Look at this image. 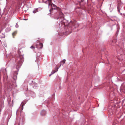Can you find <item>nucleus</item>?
I'll return each mask as SVG.
<instances>
[{
  "label": "nucleus",
  "instance_id": "obj_8",
  "mask_svg": "<svg viewBox=\"0 0 125 125\" xmlns=\"http://www.w3.org/2000/svg\"><path fill=\"white\" fill-rule=\"evenodd\" d=\"M30 48H31L32 49L34 48V47L33 46H31Z\"/></svg>",
  "mask_w": 125,
  "mask_h": 125
},
{
  "label": "nucleus",
  "instance_id": "obj_11",
  "mask_svg": "<svg viewBox=\"0 0 125 125\" xmlns=\"http://www.w3.org/2000/svg\"><path fill=\"white\" fill-rule=\"evenodd\" d=\"M14 33H12V35H13Z\"/></svg>",
  "mask_w": 125,
  "mask_h": 125
},
{
  "label": "nucleus",
  "instance_id": "obj_4",
  "mask_svg": "<svg viewBox=\"0 0 125 125\" xmlns=\"http://www.w3.org/2000/svg\"><path fill=\"white\" fill-rule=\"evenodd\" d=\"M46 113V112L45 111L43 110L41 112V115L42 116L44 115Z\"/></svg>",
  "mask_w": 125,
  "mask_h": 125
},
{
  "label": "nucleus",
  "instance_id": "obj_6",
  "mask_svg": "<svg viewBox=\"0 0 125 125\" xmlns=\"http://www.w3.org/2000/svg\"><path fill=\"white\" fill-rule=\"evenodd\" d=\"M66 60L65 59L61 61V62H63V63H64L65 62Z\"/></svg>",
  "mask_w": 125,
  "mask_h": 125
},
{
  "label": "nucleus",
  "instance_id": "obj_1",
  "mask_svg": "<svg viewBox=\"0 0 125 125\" xmlns=\"http://www.w3.org/2000/svg\"><path fill=\"white\" fill-rule=\"evenodd\" d=\"M23 62V58H22V57L21 56H19L18 57L16 61V62L17 63L16 64V68L17 69L18 68H19L22 65V63Z\"/></svg>",
  "mask_w": 125,
  "mask_h": 125
},
{
  "label": "nucleus",
  "instance_id": "obj_12",
  "mask_svg": "<svg viewBox=\"0 0 125 125\" xmlns=\"http://www.w3.org/2000/svg\"><path fill=\"white\" fill-rule=\"evenodd\" d=\"M24 20H26V19H24Z\"/></svg>",
  "mask_w": 125,
  "mask_h": 125
},
{
  "label": "nucleus",
  "instance_id": "obj_2",
  "mask_svg": "<svg viewBox=\"0 0 125 125\" xmlns=\"http://www.w3.org/2000/svg\"><path fill=\"white\" fill-rule=\"evenodd\" d=\"M36 45L37 48H42L43 46L42 44L40 43H39V46H37V44Z\"/></svg>",
  "mask_w": 125,
  "mask_h": 125
},
{
  "label": "nucleus",
  "instance_id": "obj_7",
  "mask_svg": "<svg viewBox=\"0 0 125 125\" xmlns=\"http://www.w3.org/2000/svg\"><path fill=\"white\" fill-rule=\"evenodd\" d=\"M15 27L16 28H17L19 27V25L17 24V23H16L15 25Z\"/></svg>",
  "mask_w": 125,
  "mask_h": 125
},
{
  "label": "nucleus",
  "instance_id": "obj_9",
  "mask_svg": "<svg viewBox=\"0 0 125 125\" xmlns=\"http://www.w3.org/2000/svg\"><path fill=\"white\" fill-rule=\"evenodd\" d=\"M83 0H81V1H83Z\"/></svg>",
  "mask_w": 125,
  "mask_h": 125
},
{
  "label": "nucleus",
  "instance_id": "obj_5",
  "mask_svg": "<svg viewBox=\"0 0 125 125\" xmlns=\"http://www.w3.org/2000/svg\"><path fill=\"white\" fill-rule=\"evenodd\" d=\"M37 11L38 10L37 9H34L33 11V12L34 13H35L37 12Z\"/></svg>",
  "mask_w": 125,
  "mask_h": 125
},
{
  "label": "nucleus",
  "instance_id": "obj_3",
  "mask_svg": "<svg viewBox=\"0 0 125 125\" xmlns=\"http://www.w3.org/2000/svg\"><path fill=\"white\" fill-rule=\"evenodd\" d=\"M58 68H56L55 70H53L51 74H52L55 73L56 72L58 71Z\"/></svg>",
  "mask_w": 125,
  "mask_h": 125
},
{
  "label": "nucleus",
  "instance_id": "obj_10",
  "mask_svg": "<svg viewBox=\"0 0 125 125\" xmlns=\"http://www.w3.org/2000/svg\"><path fill=\"white\" fill-rule=\"evenodd\" d=\"M52 74H51L49 75V76H51Z\"/></svg>",
  "mask_w": 125,
  "mask_h": 125
}]
</instances>
